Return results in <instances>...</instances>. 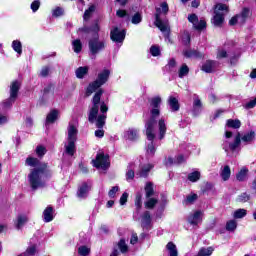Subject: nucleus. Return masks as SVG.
<instances>
[{
	"mask_svg": "<svg viewBox=\"0 0 256 256\" xmlns=\"http://www.w3.org/2000/svg\"><path fill=\"white\" fill-rule=\"evenodd\" d=\"M217 65H219V63L217 61L207 60L202 65V71H204V73H213V71H215V69H217Z\"/></svg>",
	"mask_w": 256,
	"mask_h": 256,
	"instance_id": "nucleus-17",
	"label": "nucleus"
},
{
	"mask_svg": "<svg viewBox=\"0 0 256 256\" xmlns=\"http://www.w3.org/2000/svg\"><path fill=\"white\" fill-rule=\"evenodd\" d=\"M159 127V139H164L167 133V124H165V119L161 118L158 122Z\"/></svg>",
	"mask_w": 256,
	"mask_h": 256,
	"instance_id": "nucleus-22",
	"label": "nucleus"
},
{
	"mask_svg": "<svg viewBox=\"0 0 256 256\" xmlns=\"http://www.w3.org/2000/svg\"><path fill=\"white\" fill-rule=\"evenodd\" d=\"M144 189H145L147 199H150V197H153V195H155V190L153 189V182L146 183V186Z\"/></svg>",
	"mask_w": 256,
	"mask_h": 256,
	"instance_id": "nucleus-33",
	"label": "nucleus"
},
{
	"mask_svg": "<svg viewBox=\"0 0 256 256\" xmlns=\"http://www.w3.org/2000/svg\"><path fill=\"white\" fill-rule=\"evenodd\" d=\"M158 203L156 198H150L148 201L145 202L146 209H153Z\"/></svg>",
	"mask_w": 256,
	"mask_h": 256,
	"instance_id": "nucleus-45",
	"label": "nucleus"
},
{
	"mask_svg": "<svg viewBox=\"0 0 256 256\" xmlns=\"http://www.w3.org/2000/svg\"><path fill=\"white\" fill-rule=\"evenodd\" d=\"M125 30H120L118 27H115L110 32V39L115 43H123L125 41Z\"/></svg>",
	"mask_w": 256,
	"mask_h": 256,
	"instance_id": "nucleus-11",
	"label": "nucleus"
},
{
	"mask_svg": "<svg viewBox=\"0 0 256 256\" xmlns=\"http://www.w3.org/2000/svg\"><path fill=\"white\" fill-rule=\"evenodd\" d=\"M155 25L162 31V33H167V31H169V25L166 22L161 21V8L156 9Z\"/></svg>",
	"mask_w": 256,
	"mask_h": 256,
	"instance_id": "nucleus-13",
	"label": "nucleus"
},
{
	"mask_svg": "<svg viewBox=\"0 0 256 256\" xmlns=\"http://www.w3.org/2000/svg\"><path fill=\"white\" fill-rule=\"evenodd\" d=\"M223 11H227V5H216L214 11L215 15L213 17V25H215V27H221V25H223V21H225V13Z\"/></svg>",
	"mask_w": 256,
	"mask_h": 256,
	"instance_id": "nucleus-8",
	"label": "nucleus"
},
{
	"mask_svg": "<svg viewBox=\"0 0 256 256\" xmlns=\"http://www.w3.org/2000/svg\"><path fill=\"white\" fill-rule=\"evenodd\" d=\"M63 13H64L63 8L57 7L56 9L53 10L52 15H53V17H61V15H63Z\"/></svg>",
	"mask_w": 256,
	"mask_h": 256,
	"instance_id": "nucleus-58",
	"label": "nucleus"
},
{
	"mask_svg": "<svg viewBox=\"0 0 256 256\" xmlns=\"http://www.w3.org/2000/svg\"><path fill=\"white\" fill-rule=\"evenodd\" d=\"M182 43L184 45H189V43H191V36L189 35V32H184L182 34Z\"/></svg>",
	"mask_w": 256,
	"mask_h": 256,
	"instance_id": "nucleus-52",
	"label": "nucleus"
},
{
	"mask_svg": "<svg viewBox=\"0 0 256 256\" xmlns=\"http://www.w3.org/2000/svg\"><path fill=\"white\" fill-rule=\"evenodd\" d=\"M35 253H37V248L33 245V246H30L27 248L24 255L25 256H33V255H35Z\"/></svg>",
	"mask_w": 256,
	"mask_h": 256,
	"instance_id": "nucleus-53",
	"label": "nucleus"
},
{
	"mask_svg": "<svg viewBox=\"0 0 256 256\" xmlns=\"http://www.w3.org/2000/svg\"><path fill=\"white\" fill-rule=\"evenodd\" d=\"M220 177L223 179V181H229L231 177V168L226 165L220 172Z\"/></svg>",
	"mask_w": 256,
	"mask_h": 256,
	"instance_id": "nucleus-29",
	"label": "nucleus"
},
{
	"mask_svg": "<svg viewBox=\"0 0 256 256\" xmlns=\"http://www.w3.org/2000/svg\"><path fill=\"white\" fill-rule=\"evenodd\" d=\"M249 175V169L247 167H243L237 174L236 179L237 181L243 182L247 181Z\"/></svg>",
	"mask_w": 256,
	"mask_h": 256,
	"instance_id": "nucleus-23",
	"label": "nucleus"
},
{
	"mask_svg": "<svg viewBox=\"0 0 256 256\" xmlns=\"http://www.w3.org/2000/svg\"><path fill=\"white\" fill-rule=\"evenodd\" d=\"M150 53L153 57H159L161 55V49H159V46L153 45L150 48Z\"/></svg>",
	"mask_w": 256,
	"mask_h": 256,
	"instance_id": "nucleus-48",
	"label": "nucleus"
},
{
	"mask_svg": "<svg viewBox=\"0 0 256 256\" xmlns=\"http://www.w3.org/2000/svg\"><path fill=\"white\" fill-rule=\"evenodd\" d=\"M151 169H153V166L151 164H146V165L140 166V169H139V171L136 172V175L138 177L147 178V177H149V173H150Z\"/></svg>",
	"mask_w": 256,
	"mask_h": 256,
	"instance_id": "nucleus-19",
	"label": "nucleus"
},
{
	"mask_svg": "<svg viewBox=\"0 0 256 256\" xmlns=\"http://www.w3.org/2000/svg\"><path fill=\"white\" fill-rule=\"evenodd\" d=\"M166 251H168L169 256H179V251L177 250V245L173 242H168L166 245Z\"/></svg>",
	"mask_w": 256,
	"mask_h": 256,
	"instance_id": "nucleus-24",
	"label": "nucleus"
},
{
	"mask_svg": "<svg viewBox=\"0 0 256 256\" xmlns=\"http://www.w3.org/2000/svg\"><path fill=\"white\" fill-rule=\"evenodd\" d=\"M50 72H51V68H49V66H44V67H42V69L40 71V76L48 77Z\"/></svg>",
	"mask_w": 256,
	"mask_h": 256,
	"instance_id": "nucleus-55",
	"label": "nucleus"
},
{
	"mask_svg": "<svg viewBox=\"0 0 256 256\" xmlns=\"http://www.w3.org/2000/svg\"><path fill=\"white\" fill-rule=\"evenodd\" d=\"M79 255L87 256L91 253V250L87 246H80L78 248Z\"/></svg>",
	"mask_w": 256,
	"mask_h": 256,
	"instance_id": "nucleus-50",
	"label": "nucleus"
},
{
	"mask_svg": "<svg viewBox=\"0 0 256 256\" xmlns=\"http://www.w3.org/2000/svg\"><path fill=\"white\" fill-rule=\"evenodd\" d=\"M174 163H177V165H181V163H185V156H183V154L178 155Z\"/></svg>",
	"mask_w": 256,
	"mask_h": 256,
	"instance_id": "nucleus-62",
	"label": "nucleus"
},
{
	"mask_svg": "<svg viewBox=\"0 0 256 256\" xmlns=\"http://www.w3.org/2000/svg\"><path fill=\"white\" fill-rule=\"evenodd\" d=\"M168 103L170 105V109L171 111H179V100H177V98L170 96Z\"/></svg>",
	"mask_w": 256,
	"mask_h": 256,
	"instance_id": "nucleus-31",
	"label": "nucleus"
},
{
	"mask_svg": "<svg viewBox=\"0 0 256 256\" xmlns=\"http://www.w3.org/2000/svg\"><path fill=\"white\" fill-rule=\"evenodd\" d=\"M161 97L156 96L149 99L150 104V119L145 123L146 135L148 139L155 137V127H157V117L161 115Z\"/></svg>",
	"mask_w": 256,
	"mask_h": 256,
	"instance_id": "nucleus-3",
	"label": "nucleus"
},
{
	"mask_svg": "<svg viewBox=\"0 0 256 256\" xmlns=\"http://www.w3.org/2000/svg\"><path fill=\"white\" fill-rule=\"evenodd\" d=\"M117 191H119V187L118 186L112 187V189L108 192L109 197L111 199L115 198V194L117 193Z\"/></svg>",
	"mask_w": 256,
	"mask_h": 256,
	"instance_id": "nucleus-59",
	"label": "nucleus"
},
{
	"mask_svg": "<svg viewBox=\"0 0 256 256\" xmlns=\"http://www.w3.org/2000/svg\"><path fill=\"white\" fill-rule=\"evenodd\" d=\"M57 119H59V111L52 110L46 117V124L53 123L54 121H57Z\"/></svg>",
	"mask_w": 256,
	"mask_h": 256,
	"instance_id": "nucleus-28",
	"label": "nucleus"
},
{
	"mask_svg": "<svg viewBox=\"0 0 256 256\" xmlns=\"http://www.w3.org/2000/svg\"><path fill=\"white\" fill-rule=\"evenodd\" d=\"M87 73H89V67L87 66L79 67L78 69H76V77L78 79H83V77H85Z\"/></svg>",
	"mask_w": 256,
	"mask_h": 256,
	"instance_id": "nucleus-34",
	"label": "nucleus"
},
{
	"mask_svg": "<svg viewBox=\"0 0 256 256\" xmlns=\"http://www.w3.org/2000/svg\"><path fill=\"white\" fill-rule=\"evenodd\" d=\"M226 127H229L230 129H239L241 127V121L239 119H228Z\"/></svg>",
	"mask_w": 256,
	"mask_h": 256,
	"instance_id": "nucleus-30",
	"label": "nucleus"
},
{
	"mask_svg": "<svg viewBox=\"0 0 256 256\" xmlns=\"http://www.w3.org/2000/svg\"><path fill=\"white\" fill-rule=\"evenodd\" d=\"M81 33H85L86 35H92V38L88 41V47L91 55H97L100 51L105 49V41L99 40V24H94L91 27L84 26L79 28Z\"/></svg>",
	"mask_w": 256,
	"mask_h": 256,
	"instance_id": "nucleus-4",
	"label": "nucleus"
},
{
	"mask_svg": "<svg viewBox=\"0 0 256 256\" xmlns=\"http://www.w3.org/2000/svg\"><path fill=\"white\" fill-rule=\"evenodd\" d=\"M139 241V237L137 236V233H133L132 237L130 239L131 245H136V243Z\"/></svg>",
	"mask_w": 256,
	"mask_h": 256,
	"instance_id": "nucleus-64",
	"label": "nucleus"
},
{
	"mask_svg": "<svg viewBox=\"0 0 256 256\" xmlns=\"http://www.w3.org/2000/svg\"><path fill=\"white\" fill-rule=\"evenodd\" d=\"M47 153V149L43 146H38L36 148V155H38V157H43V155H45Z\"/></svg>",
	"mask_w": 256,
	"mask_h": 256,
	"instance_id": "nucleus-54",
	"label": "nucleus"
},
{
	"mask_svg": "<svg viewBox=\"0 0 256 256\" xmlns=\"http://www.w3.org/2000/svg\"><path fill=\"white\" fill-rule=\"evenodd\" d=\"M141 227L149 231L151 229V213L149 211H145L141 216Z\"/></svg>",
	"mask_w": 256,
	"mask_h": 256,
	"instance_id": "nucleus-15",
	"label": "nucleus"
},
{
	"mask_svg": "<svg viewBox=\"0 0 256 256\" xmlns=\"http://www.w3.org/2000/svg\"><path fill=\"white\" fill-rule=\"evenodd\" d=\"M201 179V172L194 171L188 174V181H191V183H197Z\"/></svg>",
	"mask_w": 256,
	"mask_h": 256,
	"instance_id": "nucleus-35",
	"label": "nucleus"
},
{
	"mask_svg": "<svg viewBox=\"0 0 256 256\" xmlns=\"http://www.w3.org/2000/svg\"><path fill=\"white\" fill-rule=\"evenodd\" d=\"M148 141H150V143H148L147 147H146V153L148 155V157H153L155 155V151H157V148H155V144L153 143L154 139H155V129H154V137L153 139H149V137L147 136Z\"/></svg>",
	"mask_w": 256,
	"mask_h": 256,
	"instance_id": "nucleus-20",
	"label": "nucleus"
},
{
	"mask_svg": "<svg viewBox=\"0 0 256 256\" xmlns=\"http://www.w3.org/2000/svg\"><path fill=\"white\" fill-rule=\"evenodd\" d=\"M95 11V6H90L89 9H87L84 12V21H89L91 18L92 13Z\"/></svg>",
	"mask_w": 256,
	"mask_h": 256,
	"instance_id": "nucleus-49",
	"label": "nucleus"
},
{
	"mask_svg": "<svg viewBox=\"0 0 256 256\" xmlns=\"http://www.w3.org/2000/svg\"><path fill=\"white\" fill-rule=\"evenodd\" d=\"M166 71H169V73H173L175 69H177V62L175 61V58H172L169 60L168 64L165 66Z\"/></svg>",
	"mask_w": 256,
	"mask_h": 256,
	"instance_id": "nucleus-36",
	"label": "nucleus"
},
{
	"mask_svg": "<svg viewBox=\"0 0 256 256\" xmlns=\"http://www.w3.org/2000/svg\"><path fill=\"white\" fill-rule=\"evenodd\" d=\"M184 55L187 58L194 57L195 59H201V57H203V54H201V52H199L197 50H186V51H184Z\"/></svg>",
	"mask_w": 256,
	"mask_h": 256,
	"instance_id": "nucleus-32",
	"label": "nucleus"
},
{
	"mask_svg": "<svg viewBox=\"0 0 256 256\" xmlns=\"http://www.w3.org/2000/svg\"><path fill=\"white\" fill-rule=\"evenodd\" d=\"M125 139L128 141H137L139 139V131L137 129L130 128L124 132Z\"/></svg>",
	"mask_w": 256,
	"mask_h": 256,
	"instance_id": "nucleus-18",
	"label": "nucleus"
},
{
	"mask_svg": "<svg viewBox=\"0 0 256 256\" xmlns=\"http://www.w3.org/2000/svg\"><path fill=\"white\" fill-rule=\"evenodd\" d=\"M89 185H87V183H83L77 192V195L80 199H85V197H87V193H89Z\"/></svg>",
	"mask_w": 256,
	"mask_h": 256,
	"instance_id": "nucleus-25",
	"label": "nucleus"
},
{
	"mask_svg": "<svg viewBox=\"0 0 256 256\" xmlns=\"http://www.w3.org/2000/svg\"><path fill=\"white\" fill-rule=\"evenodd\" d=\"M186 75H189V66H187V64H183L178 71V77L183 79Z\"/></svg>",
	"mask_w": 256,
	"mask_h": 256,
	"instance_id": "nucleus-39",
	"label": "nucleus"
},
{
	"mask_svg": "<svg viewBox=\"0 0 256 256\" xmlns=\"http://www.w3.org/2000/svg\"><path fill=\"white\" fill-rule=\"evenodd\" d=\"M101 95H103L102 89L95 93L92 99L93 105L88 114V121L90 123L96 121V127H98V129H103L105 126L107 111H109L107 104H105V102H101Z\"/></svg>",
	"mask_w": 256,
	"mask_h": 256,
	"instance_id": "nucleus-1",
	"label": "nucleus"
},
{
	"mask_svg": "<svg viewBox=\"0 0 256 256\" xmlns=\"http://www.w3.org/2000/svg\"><path fill=\"white\" fill-rule=\"evenodd\" d=\"M240 141L243 143H253L255 141V131L251 130L250 132L244 134L242 137L240 136Z\"/></svg>",
	"mask_w": 256,
	"mask_h": 256,
	"instance_id": "nucleus-26",
	"label": "nucleus"
},
{
	"mask_svg": "<svg viewBox=\"0 0 256 256\" xmlns=\"http://www.w3.org/2000/svg\"><path fill=\"white\" fill-rule=\"evenodd\" d=\"M250 14V10L249 8H244L242 9V12L240 13V15L244 18L247 19L249 17Z\"/></svg>",
	"mask_w": 256,
	"mask_h": 256,
	"instance_id": "nucleus-63",
	"label": "nucleus"
},
{
	"mask_svg": "<svg viewBox=\"0 0 256 256\" xmlns=\"http://www.w3.org/2000/svg\"><path fill=\"white\" fill-rule=\"evenodd\" d=\"M12 47H13L14 51H16V53H18V55H21L23 53L21 41L14 40L12 42Z\"/></svg>",
	"mask_w": 256,
	"mask_h": 256,
	"instance_id": "nucleus-42",
	"label": "nucleus"
},
{
	"mask_svg": "<svg viewBox=\"0 0 256 256\" xmlns=\"http://www.w3.org/2000/svg\"><path fill=\"white\" fill-rule=\"evenodd\" d=\"M197 199H199V196L197 194H190L186 197L183 203L184 205H193V203H195Z\"/></svg>",
	"mask_w": 256,
	"mask_h": 256,
	"instance_id": "nucleus-37",
	"label": "nucleus"
},
{
	"mask_svg": "<svg viewBox=\"0 0 256 256\" xmlns=\"http://www.w3.org/2000/svg\"><path fill=\"white\" fill-rule=\"evenodd\" d=\"M227 231H235L237 229V221L230 220L226 224Z\"/></svg>",
	"mask_w": 256,
	"mask_h": 256,
	"instance_id": "nucleus-47",
	"label": "nucleus"
},
{
	"mask_svg": "<svg viewBox=\"0 0 256 256\" xmlns=\"http://www.w3.org/2000/svg\"><path fill=\"white\" fill-rule=\"evenodd\" d=\"M109 75H111L109 70H104L103 72L99 73L97 79L89 84L86 90V97H90V95H93V93H95L99 87L105 85V82L109 81Z\"/></svg>",
	"mask_w": 256,
	"mask_h": 256,
	"instance_id": "nucleus-5",
	"label": "nucleus"
},
{
	"mask_svg": "<svg viewBox=\"0 0 256 256\" xmlns=\"http://www.w3.org/2000/svg\"><path fill=\"white\" fill-rule=\"evenodd\" d=\"M21 89V82L18 80L13 81L10 85V97L2 102L3 109H11L13 103L17 101V95Z\"/></svg>",
	"mask_w": 256,
	"mask_h": 256,
	"instance_id": "nucleus-7",
	"label": "nucleus"
},
{
	"mask_svg": "<svg viewBox=\"0 0 256 256\" xmlns=\"http://www.w3.org/2000/svg\"><path fill=\"white\" fill-rule=\"evenodd\" d=\"M118 247H119L121 253H127V251H129V247L127 246V243H125L124 239H121L119 241Z\"/></svg>",
	"mask_w": 256,
	"mask_h": 256,
	"instance_id": "nucleus-46",
	"label": "nucleus"
},
{
	"mask_svg": "<svg viewBox=\"0 0 256 256\" xmlns=\"http://www.w3.org/2000/svg\"><path fill=\"white\" fill-rule=\"evenodd\" d=\"M72 47H73L74 53H81L83 49V44L81 43V40L76 39L72 42Z\"/></svg>",
	"mask_w": 256,
	"mask_h": 256,
	"instance_id": "nucleus-38",
	"label": "nucleus"
},
{
	"mask_svg": "<svg viewBox=\"0 0 256 256\" xmlns=\"http://www.w3.org/2000/svg\"><path fill=\"white\" fill-rule=\"evenodd\" d=\"M188 21L193 24V27L197 31H203L207 27V22L205 20H200L195 14L188 16Z\"/></svg>",
	"mask_w": 256,
	"mask_h": 256,
	"instance_id": "nucleus-12",
	"label": "nucleus"
},
{
	"mask_svg": "<svg viewBox=\"0 0 256 256\" xmlns=\"http://www.w3.org/2000/svg\"><path fill=\"white\" fill-rule=\"evenodd\" d=\"M213 254V247L201 248L196 256H210Z\"/></svg>",
	"mask_w": 256,
	"mask_h": 256,
	"instance_id": "nucleus-41",
	"label": "nucleus"
},
{
	"mask_svg": "<svg viewBox=\"0 0 256 256\" xmlns=\"http://www.w3.org/2000/svg\"><path fill=\"white\" fill-rule=\"evenodd\" d=\"M28 167H36L31 170L28 175L31 188L35 191L39 187H45V182L41 179L43 175H51V171L48 170L47 164L42 163L37 158L28 157L25 162Z\"/></svg>",
	"mask_w": 256,
	"mask_h": 256,
	"instance_id": "nucleus-2",
	"label": "nucleus"
},
{
	"mask_svg": "<svg viewBox=\"0 0 256 256\" xmlns=\"http://www.w3.org/2000/svg\"><path fill=\"white\" fill-rule=\"evenodd\" d=\"M25 223H27V217L22 215L18 216L16 222V229H21L23 225H25Z\"/></svg>",
	"mask_w": 256,
	"mask_h": 256,
	"instance_id": "nucleus-43",
	"label": "nucleus"
},
{
	"mask_svg": "<svg viewBox=\"0 0 256 256\" xmlns=\"http://www.w3.org/2000/svg\"><path fill=\"white\" fill-rule=\"evenodd\" d=\"M77 133V127L69 123L67 138L68 143L65 145V152L67 153V155H70L71 157L75 155V142L77 141Z\"/></svg>",
	"mask_w": 256,
	"mask_h": 256,
	"instance_id": "nucleus-6",
	"label": "nucleus"
},
{
	"mask_svg": "<svg viewBox=\"0 0 256 256\" xmlns=\"http://www.w3.org/2000/svg\"><path fill=\"white\" fill-rule=\"evenodd\" d=\"M228 57L227 51L225 49H218L217 59H226Z\"/></svg>",
	"mask_w": 256,
	"mask_h": 256,
	"instance_id": "nucleus-57",
	"label": "nucleus"
},
{
	"mask_svg": "<svg viewBox=\"0 0 256 256\" xmlns=\"http://www.w3.org/2000/svg\"><path fill=\"white\" fill-rule=\"evenodd\" d=\"M135 205L137 209H141L143 202L141 201V194H138L135 199Z\"/></svg>",
	"mask_w": 256,
	"mask_h": 256,
	"instance_id": "nucleus-61",
	"label": "nucleus"
},
{
	"mask_svg": "<svg viewBox=\"0 0 256 256\" xmlns=\"http://www.w3.org/2000/svg\"><path fill=\"white\" fill-rule=\"evenodd\" d=\"M249 199H250L249 194L242 193L241 195L238 196L237 201L239 203H247V201H249Z\"/></svg>",
	"mask_w": 256,
	"mask_h": 256,
	"instance_id": "nucleus-51",
	"label": "nucleus"
},
{
	"mask_svg": "<svg viewBox=\"0 0 256 256\" xmlns=\"http://www.w3.org/2000/svg\"><path fill=\"white\" fill-rule=\"evenodd\" d=\"M143 21V15L140 12H136L131 19L133 25H139Z\"/></svg>",
	"mask_w": 256,
	"mask_h": 256,
	"instance_id": "nucleus-40",
	"label": "nucleus"
},
{
	"mask_svg": "<svg viewBox=\"0 0 256 256\" xmlns=\"http://www.w3.org/2000/svg\"><path fill=\"white\" fill-rule=\"evenodd\" d=\"M93 165L96 169H109L111 163L109 162V156L100 153L97 154L96 159L92 160Z\"/></svg>",
	"mask_w": 256,
	"mask_h": 256,
	"instance_id": "nucleus-9",
	"label": "nucleus"
},
{
	"mask_svg": "<svg viewBox=\"0 0 256 256\" xmlns=\"http://www.w3.org/2000/svg\"><path fill=\"white\" fill-rule=\"evenodd\" d=\"M53 215V207L48 206L44 212H43V219L45 223H51V221L54 219Z\"/></svg>",
	"mask_w": 256,
	"mask_h": 256,
	"instance_id": "nucleus-21",
	"label": "nucleus"
},
{
	"mask_svg": "<svg viewBox=\"0 0 256 256\" xmlns=\"http://www.w3.org/2000/svg\"><path fill=\"white\" fill-rule=\"evenodd\" d=\"M201 221H203V211L201 210H197L188 216V223H190V225H199Z\"/></svg>",
	"mask_w": 256,
	"mask_h": 256,
	"instance_id": "nucleus-14",
	"label": "nucleus"
},
{
	"mask_svg": "<svg viewBox=\"0 0 256 256\" xmlns=\"http://www.w3.org/2000/svg\"><path fill=\"white\" fill-rule=\"evenodd\" d=\"M247 215V210L238 209L234 212V219H243Z\"/></svg>",
	"mask_w": 256,
	"mask_h": 256,
	"instance_id": "nucleus-44",
	"label": "nucleus"
},
{
	"mask_svg": "<svg viewBox=\"0 0 256 256\" xmlns=\"http://www.w3.org/2000/svg\"><path fill=\"white\" fill-rule=\"evenodd\" d=\"M39 7H41V2L39 0H35L34 2H32L31 9L33 13L39 11Z\"/></svg>",
	"mask_w": 256,
	"mask_h": 256,
	"instance_id": "nucleus-56",
	"label": "nucleus"
},
{
	"mask_svg": "<svg viewBox=\"0 0 256 256\" xmlns=\"http://www.w3.org/2000/svg\"><path fill=\"white\" fill-rule=\"evenodd\" d=\"M240 145H241V133H238L234 138V142L229 143L226 141L223 143V149L226 153H228L229 151H236Z\"/></svg>",
	"mask_w": 256,
	"mask_h": 256,
	"instance_id": "nucleus-10",
	"label": "nucleus"
},
{
	"mask_svg": "<svg viewBox=\"0 0 256 256\" xmlns=\"http://www.w3.org/2000/svg\"><path fill=\"white\" fill-rule=\"evenodd\" d=\"M126 179L133 181L135 179V163H130L127 167Z\"/></svg>",
	"mask_w": 256,
	"mask_h": 256,
	"instance_id": "nucleus-27",
	"label": "nucleus"
},
{
	"mask_svg": "<svg viewBox=\"0 0 256 256\" xmlns=\"http://www.w3.org/2000/svg\"><path fill=\"white\" fill-rule=\"evenodd\" d=\"M127 199H129V194L124 192L120 197V205H125V203H127Z\"/></svg>",
	"mask_w": 256,
	"mask_h": 256,
	"instance_id": "nucleus-60",
	"label": "nucleus"
},
{
	"mask_svg": "<svg viewBox=\"0 0 256 256\" xmlns=\"http://www.w3.org/2000/svg\"><path fill=\"white\" fill-rule=\"evenodd\" d=\"M193 99L194 100H193L192 112H193V115L197 117V115H199L201 111H203V103L201 102V99H199V96H197L196 94L194 95Z\"/></svg>",
	"mask_w": 256,
	"mask_h": 256,
	"instance_id": "nucleus-16",
	"label": "nucleus"
}]
</instances>
